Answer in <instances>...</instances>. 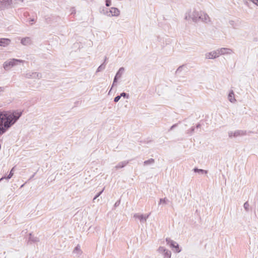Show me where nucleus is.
Here are the masks:
<instances>
[{"label": "nucleus", "instance_id": "obj_1", "mask_svg": "<svg viewBox=\"0 0 258 258\" xmlns=\"http://www.w3.org/2000/svg\"><path fill=\"white\" fill-rule=\"evenodd\" d=\"M21 113L7 111L0 112V135L4 133L20 117Z\"/></svg>", "mask_w": 258, "mask_h": 258}, {"label": "nucleus", "instance_id": "obj_2", "mask_svg": "<svg viewBox=\"0 0 258 258\" xmlns=\"http://www.w3.org/2000/svg\"><path fill=\"white\" fill-rule=\"evenodd\" d=\"M119 14V10L114 7L111 8L109 11L107 12V15L109 17L118 16Z\"/></svg>", "mask_w": 258, "mask_h": 258}, {"label": "nucleus", "instance_id": "obj_3", "mask_svg": "<svg viewBox=\"0 0 258 258\" xmlns=\"http://www.w3.org/2000/svg\"><path fill=\"white\" fill-rule=\"evenodd\" d=\"M18 62H21V60L18 59H12L10 61H8L5 62L4 64V67L5 69H8L10 67L14 66V65L17 64Z\"/></svg>", "mask_w": 258, "mask_h": 258}, {"label": "nucleus", "instance_id": "obj_4", "mask_svg": "<svg viewBox=\"0 0 258 258\" xmlns=\"http://www.w3.org/2000/svg\"><path fill=\"white\" fill-rule=\"evenodd\" d=\"M166 241L167 242V243L172 247H174L175 248V251L177 252H179L180 251V250L179 249V246L178 244H177L176 242H174L172 240H168V239H166Z\"/></svg>", "mask_w": 258, "mask_h": 258}, {"label": "nucleus", "instance_id": "obj_5", "mask_svg": "<svg viewBox=\"0 0 258 258\" xmlns=\"http://www.w3.org/2000/svg\"><path fill=\"white\" fill-rule=\"evenodd\" d=\"M11 43V40L8 38H0V46H7Z\"/></svg>", "mask_w": 258, "mask_h": 258}, {"label": "nucleus", "instance_id": "obj_6", "mask_svg": "<svg viewBox=\"0 0 258 258\" xmlns=\"http://www.w3.org/2000/svg\"><path fill=\"white\" fill-rule=\"evenodd\" d=\"M21 43L23 45H28L31 43V40L29 38H25L21 40Z\"/></svg>", "mask_w": 258, "mask_h": 258}, {"label": "nucleus", "instance_id": "obj_7", "mask_svg": "<svg viewBox=\"0 0 258 258\" xmlns=\"http://www.w3.org/2000/svg\"><path fill=\"white\" fill-rule=\"evenodd\" d=\"M228 97H229V100L231 102L234 101V94L233 92H231L229 93Z\"/></svg>", "mask_w": 258, "mask_h": 258}, {"label": "nucleus", "instance_id": "obj_8", "mask_svg": "<svg viewBox=\"0 0 258 258\" xmlns=\"http://www.w3.org/2000/svg\"><path fill=\"white\" fill-rule=\"evenodd\" d=\"M164 251L165 252V257L166 258H170L171 256L170 251L166 250H164Z\"/></svg>", "mask_w": 258, "mask_h": 258}, {"label": "nucleus", "instance_id": "obj_9", "mask_svg": "<svg viewBox=\"0 0 258 258\" xmlns=\"http://www.w3.org/2000/svg\"><path fill=\"white\" fill-rule=\"evenodd\" d=\"M13 170H14V168H12V169L11 170L9 176H8V178H10L12 177V176L13 175Z\"/></svg>", "mask_w": 258, "mask_h": 258}, {"label": "nucleus", "instance_id": "obj_10", "mask_svg": "<svg viewBox=\"0 0 258 258\" xmlns=\"http://www.w3.org/2000/svg\"><path fill=\"white\" fill-rule=\"evenodd\" d=\"M120 97H121L120 96H117L115 97L114 98V101L115 102H118L119 101V100L120 99Z\"/></svg>", "mask_w": 258, "mask_h": 258}, {"label": "nucleus", "instance_id": "obj_11", "mask_svg": "<svg viewBox=\"0 0 258 258\" xmlns=\"http://www.w3.org/2000/svg\"><path fill=\"white\" fill-rule=\"evenodd\" d=\"M110 4H111V2H110V0H106V6L107 7L110 6Z\"/></svg>", "mask_w": 258, "mask_h": 258}, {"label": "nucleus", "instance_id": "obj_12", "mask_svg": "<svg viewBox=\"0 0 258 258\" xmlns=\"http://www.w3.org/2000/svg\"><path fill=\"white\" fill-rule=\"evenodd\" d=\"M213 54H215V55H212V57H210V55H207V57H208V58H212L213 57H216V53L215 52H214V53H213ZM210 54H211L210 53V54H209V55H210Z\"/></svg>", "mask_w": 258, "mask_h": 258}, {"label": "nucleus", "instance_id": "obj_13", "mask_svg": "<svg viewBox=\"0 0 258 258\" xmlns=\"http://www.w3.org/2000/svg\"><path fill=\"white\" fill-rule=\"evenodd\" d=\"M254 4L258 5V0H251Z\"/></svg>", "mask_w": 258, "mask_h": 258}, {"label": "nucleus", "instance_id": "obj_14", "mask_svg": "<svg viewBox=\"0 0 258 258\" xmlns=\"http://www.w3.org/2000/svg\"><path fill=\"white\" fill-rule=\"evenodd\" d=\"M154 162V160L153 159H151V160H149L148 161H145V164H147L148 162H150V163H152Z\"/></svg>", "mask_w": 258, "mask_h": 258}, {"label": "nucleus", "instance_id": "obj_15", "mask_svg": "<svg viewBox=\"0 0 258 258\" xmlns=\"http://www.w3.org/2000/svg\"><path fill=\"white\" fill-rule=\"evenodd\" d=\"M126 96V94L125 93H122L121 94H120V96Z\"/></svg>", "mask_w": 258, "mask_h": 258}, {"label": "nucleus", "instance_id": "obj_16", "mask_svg": "<svg viewBox=\"0 0 258 258\" xmlns=\"http://www.w3.org/2000/svg\"><path fill=\"white\" fill-rule=\"evenodd\" d=\"M2 89L1 88H0V92L2 91Z\"/></svg>", "mask_w": 258, "mask_h": 258}, {"label": "nucleus", "instance_id": "obj_17", "mask_svg": "<svg viewBox=\"0 0 258 258\" xmlns=\"http://www.w3.org/2000/svg\"><path fill=\"white\" fill-rule=\"evenodd\" d=\"M246 203H245V204H244V206H245V207H247V205H246Z\"/></svg>", "mask_w": 258, "mask_h": 258}, {"label": "nucleus", "instance_id": "obj_18", "mask_svg": "<svg viewBox=\"0 0 258 258\" xmlns=\"http://www.w3.org/2000/svg\"><path fill=\"white\" fill-rule=\"evenodd\" d=\"M246 203H245V204H244V206H245V207H247V205H246Z\"/></svg>", "mask_w": 258, "mask_h": 258}]
</instances>
